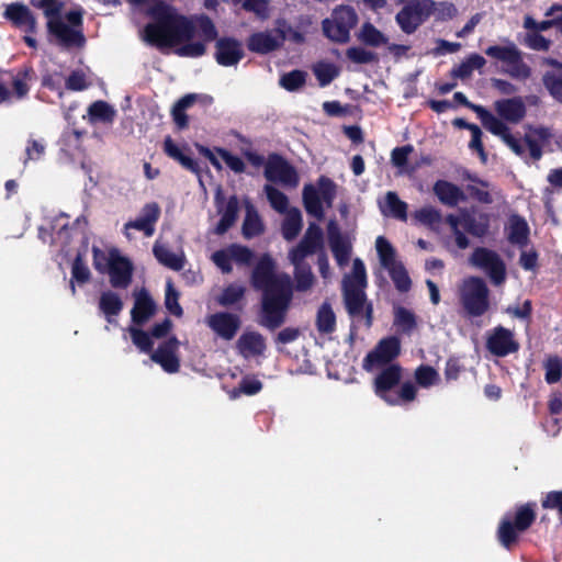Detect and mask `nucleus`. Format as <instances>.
<instances>
[{"mask_svg": "<svg viewBox=\"0 0 562 562\" xmlns=\"http://www.w3.org/2000/svg\"><path fill=\"white\" fill-rule=\"evenodd\" d=\"M140 5L150 2L147 13L154 19L143 31V38L159 48L172 47L180 44L176 53L183 57H199L205 53L203 42L213 41L216 30L212 21L201 18L196 21L177 12L175 8L161 0H130Z\"/></svg>", "mask_w": 562, "mask_h": 562, "instance_id": "f257e3e1", "label": "nucleus"}, {"mask_svg": "<svg viewBox=\"0 0 562 562\" xmlns=\"http://www.w3.org/2000/svg\"><path fill=\"white\" fill-rule=\"evenodd\" d=\"M251 283L263 292L261 324L270 329L281 326L292 299L290 276L277 272L274 261L265 255L252 271Z\"/></svg>", "mask_w": 562, "mask_h": 562, "instance_id": "f03ea898", "label": "nucleus"}, {"mask_svg": "<svg viewBox=\"0 0 562 562\" xmlns=\"http://www.w3.org/2000/svg\"><path fill=\"white\" fill-rule=\"evenodd\" d=\"M366 286V267L363 261L357 258L353 260L351 272L342 280V296L349 315L358 322L364 321L366 326L369 327L372 308L367 304Z\"/></svg>", "mask_w": 562, "mask_h": 562, "instance_id": "7ed1b4c3", "label": "nucleus"}, {"mask_svg": "<svg viewBox=\"0 0 562 562\" xmlns=\"http://www.w3.org/2000/svg\"><path fill=\"white\" fill-rule=\"evenodd\" d=\"M37 7L43 9L48 19V31L55 35L65 46H79L83 42V36L76 26L82 23L81 11H70L66 14L67 25L60 18L64 4L59 0H40Z\"/></svg>", "mask_w": 562, "mask_h": 562, "instance_id": "20e7f679", "label": "nucleus"}, {"mask_svg": "<svg viewBox=\"0 0 562 562\" xmlns=\"http://www.w3.org/2000/svg\"><path fill=\"white\" fill-rule=\"evenodd\" d=\"M401 380V368L396 364L387 366L375 378V393L391 405H397L402 402H412L416 397L417 389L411 383H404L398 393L392 394L391 390Z\"/></svg>", "mask_w": 562, "mask_h": 562, "instance_id": "39448f33", "label": "nucleus"}, {"mask_svg": "<svg viewBox=\"0 0 562 562\" xmlns=\"http://www.w3.org/2000/svg\"><path fill=\"white\" fill-rule=\"evenodd\" d=\"M358 23V15L352 7L338 5L330 16L322 22L324 35L336 43H347L350 32Z\"/></svg>", "mask_w": 562, "mask_h": 562, "instance_id": "423d86ee", "label": "nucleus"}, {"mask_svg": "<svg viewBox=\"0 0 562 562\" xmlns=\"http://www.w3.org/2000/svg\"><path fill=\"white\" fill-rule=\"evenodd\" d=\"M460 301L471 316H481L490 307V290L479 277H469L460 285Z\"/></svg>", "mask_w": 562, "mask_h": 562, "instance_id": "0eeeda50", "label": "nucleus"}, {"mask_svg": "<svg viewBox=\"0 0 562 562\" xmlns=\"http://www.w3.org/2000/svg\"><path fill=\"white\" fill-rule=\"evenodd\" d=\"M375 248L380 263L387 270L395 288L400 292H407L411 289L412 281L405 267L397 259L393 246L383 236H379L375 240Z\"/></svg>", "mask_w": 562, "mask_h": 562, "instance_id": "6e6552de", "label": "nucleus"}, {"mask_svg": "<svg viewBox=\"0 0 562 562\" xmlns=\"http://www.w3.org/2000/svg\"><path fill=\"white\" fill-rule=\"evenodd\" d=\"M536 514L530 505H524L518 508L514 518L504 517L497 530V537L501 544L510 548L519 536L533 522Z\"/></svg>", "mask_w": 562, "mask_h": 562, "instance_id": "1a4fd4ad", "label": "nucleus"}, {"mask_svg": "<svg viewBox=\"0 0 562 562\" xmlns=\"http://www.w3.org/2000/svg\"><path fill=\"white\" fill-rule=\"evenodd\" d=\"M471 266L485 272L495 285H501L506 280V265L502 257L494 250L477 247L469 258Z\"/></svg>", "mask_w": 562, "mask_h": 562, "instance_id": "9d476101", "label": "nucleus"}, {"mask_svg": "<svg viewBox=\"0 0 562 562\" xmlns=\"http://www.w3.org/2000/svg\"><path fill=\"white\" fill-rule=\"evenodd\" d=\"M431 9H434V1L418 0L404 7L396 14V22L405 33L411 34L431 15Z\"/></svg>", "mask_w": 562, "mask_h": 562, "instance_id": "9b49d317", "label": "nucleus"}, {"mask_svg": "<svg viewBox=\"0 0 562 562\" xmlns=\"http://www.w3.org/2000/svg\"><path fill=\"white\" fill-rule=\"evenodd\" d=\"M400 351V341L395 337L382 339L379 345L363 360V368L372 371L394 359Z\"/></svg>", "mask_w": 562, "mask_h": 562, "instance_id": "f8f14e48", "label": "nucleus"}, {"mask_svg": "<svg viewBox=\"0 0 562 562\" xmlns=\"http://www.w3.org/2000/svg\"><path fill=\"white\" fill-rule=\"evenodd\" d=\"M265 176L270 181L280 182L290 188L299 184L295 169L279 156L271 157L265 168Z\"/></svg>", "mask_w": 562, "mask_h": 562, "instance_id": "ddd939ff", "label": "nucleus"}, {"mask_svg": "<svg viewBox=\"0 0 562 562\" xmlns=\"http://www.w3.org/2000/svg\"><path fill=\"white\" fill-rule=\"evenodd\" d=\"M487 349L497 357H505L519 349V344L515 340L512 330L498 326L487 336Z\"/></svg>", "mask_w": 562, "mask_h": 562, "instance_id": "4468645a", "label": "nucleus"}, {"mask_svg": "<svg viewBox=\"0 0 562 562\" xmlns=\"http://www.w3.org/2000/svg\"><path fill=\"white\" fill-rule=\"evenodd\" d=\"M109 273L114 288H126L131 283L132 265L115 249L109 254Z\"/></svg>", "mask_w": 562, "mask_h": 562, "instance_id": "2eb2a0df", "label": "nucleus"}, {"mask_svg": "<svg viewBox=\"0 0 562 562\" xmlns=\"http://www.w3.org/2000/svg\"><path fill=\"white\" fill-rule=\"evenodd\" d=\"M542 65L550 67L542 76L543 86L552 98L562 103V64L552 58H544Z\"/></svg>", "mask_w": 562, "mask_h": 562, "instance_id": "dca6fc26", "label": "nucleus"}, {"mask_svg": "<svg viewBox=\"0 0 562 562\" xmlns=\"http://www.w3.org/2000/svg\"><path fill=\"white\" fill-rule=\"evenodd\" d=\"M243 48L238 41L221 38L216 43V61L222 66H234L243 58Z\"/></svg>", "mask_w": 562, "mask_h": 562, "instance_id": "f3484780", "label": "nucleus"}, {"mask_svg": "<svg viewBox=\"0 0 562 562\" xmlns=\"http://www.w3.org/2000/svg\"><path fill=\"white\" fill-rule=\"evenodd\" d=\"M486 130H488L492 134L501 137L503 142L518 156L522 157L525 155L526 148L522 146L515 137H513L509 133V128L507 125L495 115H486Z\"/></svg>", "mask_w": 562, "mask_h": 562, "instance_id": "a211bd4d", "label": "nucleus"}, {"mask_svg": "<svg viewBox=\"0 0 562 562\" xmlns=\"http://www.w3.org/2000/svg\"><path fill=\"white\" fill-rule=\"evenodd\" d=\"M178 345L176 338L169 339L153 352L151 360L159 363L166 372H177L179 370V359L176 357Z\"/></svg>", "mask_w": 562, "mask_h": 562, "instance_id": "6ab92c4d", "label": "nucleus"}, {"mask_svg": "<svg viewBox=\"0 0 562 562\" xmlns=\"http://www.w3.org/2000/svg\"><path fill=\"white\" fill-rule=\"evenodd\" d=\"M494 109L501 119L513 124L520 122L526 114V108L520 98L498 100L494 103Z\"/></svg>", "mask_w": 562, "mask_h": 562, "instance_id": "aec40b11", "label": "nucleus"}, {"mask_svg": "<svg viewBox=\"0 0 562 562\" xmlns=\"http://www.w3.org/2000/svg\"><path fill=\"white\" fill-rule=\"evenodd\" d=\"M209 326L222 338L232 339L239 328L238 317L228 313H216L207 319Z\"/></svg>", "mask_w": 562, "mask_h": 562, "instance_id": "412c9836", "label": "nucleus"}, {"mask_svg": "<svg viewBox=\"0 0 562 562\" xmlns=\"http://www.w3.org/2000/svg\"><path fill=\"white\" fill-rule=\"evenodd\" d=\"M328 241L331 251L335 256L337 263L342 267L348 263L351 246L347 239H345L334 222L328 225Z\"/></svg>", "mask_w": 562, "mask_h": 562, "instance_id": "4be33fe9", "label": "nucleus"}, {"mask_svg": "<svg viewBox=\"0 0 562 562\" xmlns=\"http://www.w3.org/2000/svg\"><path fill=\"white\" fill-rule=\"evenodd\" d=\"M281 46V37L274 31L258 32L248 40V48L259 54H267Z\"/></svg>", "mask_w": 562, "mask_h": 562, "instance_id": "5701e85b", "label": "nucleus"}, {"mask_svg": "<svg viewBox=\"0 0 562 562\" xmlns=\"http://www.w3.org/2000/svg\"><path fill=\"white\" fill-rule=\"evenodd\" d=\"M5 15L25 32H34L36 29V20L25 5L11 4L7 8Z\"/></svg>", "mask_w": 562, "mask_h": 562, "instance_id": "b1692460", "label": "nucleus"}, {"mask_svg": "<svg viewBox=\"0 0 562 562\" xmlns=\"http://www.w3.org/2000/svg\"><path fill=\"white\" fill-rule=\"evenodd\" d=\"M155 312V303L145 290L135 294V304L131 312L132 319L136 324H143Z\"/></svg>", "mask_w": 562, "mask_h": 562, "instance_id": "393cba45", "label": "nucleus"}, {"mask_svg": "<svg viewBox=\"0 0 562 562\" xmlns=\"http://www.w3.org/2000/svg\"><path fill=\"white\" fill-rule=\"evenodd\" d=\"M237 344L241 355L245 357L259 356L266 349L263 337L255 331L243 334Z\"/></svg>", "mask_w": 562, "mask_h": 562, "instance_id": "a878e982", "label": "nucleus"}, {"mask_svg": "<svg viewBox=\"0 0 562 562\" xmlns=\"http://www.w3.org/2000/svg\"><path fill=\"white\" fill-rule=\"evenodd\" d=\"M459 225L474 236H483L487 232L488 221L485 215L475 217L467 210H461L459 215Z\"/></svg>", "mask_w": 562, "mask_h": 562, "instance_id": "bb28decb", "label": "nucleus"}, {"mask_svg": "<svg viewBox=\"0 0 562 562\" xmlns=\"http://www.w3.org/2000/svg\"><path fill=\"white\" fill-rule=\"evenodd\" d=\"M434 192L441 203L449 206H454L459 201L464 200L461 189L448 181H437L434 186Z\"/></svg>", "mask_w": 562, "mask_h": 562, "instance_id": "cd10ccee", "label": "nucleus"}, {"mask_svg": "<svg viewBox=\"0 0 562 562\" xmlns=\"http://www.w3.org/2000/svg\"><path fill=\"white\" fill-rule=\"evenodd\" d=\"M383 214L395 218L406 221L407 204L400 200L395 192L389 191L385 194L384 202L380 204Z\"/></svg>", "mask_w": 562, "mask_h": 562, "instance_id": "c85d7f7f", "label": "nucleus"}, {"mask_svg": "<svg viewBox=\"0 0 562 562\" xmlns=\"http://www.w3.org/2000/svg\"><path fill=\"white\" fill-rule=\"evenodd\" d=\"M303 202L305 210L307 211L308 214L315 216L318 220H322L324 217V202L319 198L318 191L315 186H304Z\"/></svg>", "mask_w": 562, "mask_h": 562, "instance_id": "c756f323", "label": "nucleus"}, {"mask_svg": "<svg viewBox=\"0 0 562 562\" xmlns=\"http://www.w3.org/2000/svg\"><path fill=\"white\" fill-rule=\"evenodd\" d=\"M220 213L222 217L214 228V233L217 235H223L228 231L229 227L233 226L237 218L238 213V200L236 196H231L224 209H220Z\"/></svg>", "mask_w": 562, "mask_h": 562, "instance_id": "7c9ffc66", "label": "nucleus"}, {"mask_svg": "<svg viewBox=\"0 0 562 562\" xmlns=\"http://www.w3.org/2000/svg\"><path fill=\"white\" fill-rule=\"evenodd\" d=\"M99 308L104 314L106 321L111 323L112 317L120 314L123 310V302L119 294L112 291H106L100 296Z\"/></svg>", "mask_w": 562, "mask_h": 562, "instance_id": "2f4dec72", "label": "nucleus"}, {"mask_svg": "<svg viewBox=\"0 0 562 562\" xmlns=\"http://www.w3.org/2000/svg\"><path fill=\"white\" fill-rule=\"evenodd\" d=\"M485 54L494 59L503 61L505 67L509 63L515 61L516 57L522 56L516 44L510 41H507V44L504 46L494 45L487 47L485 49Z\"/></svg>", "mask_w": 562, "mask_h": 562, "instance_id": "473e14b6", "label": "nucleus"}, {"mask_svg": "<svg viewBox=\"0 0 562 562\" xmlns=\"http://www.w3.org/2000/svg\"><path fill=\"white\" fill-rule=\"evenodd\" d=\"M316 327L321 334L328 335L336 329V315L331 305L324 302L316 314Z\"/></svg>", "mask_w": 562, "mask_h": 562, "instance_id": "72a5a7b5", "label": "nucleus"}, {"mask_svg": "<svg viewBox=\"0 0 562 562\" xmlns=\"http://www.w3.org/2000/svg\"><path fill=\"white\" fill-rule=\"evenodd\" d=\"M153 251L157 260L164 266L176 271L183 268V256L170 251L166 246L159 244L158 241L154 245Z\"/></svg>", "mask_w": 562, "mask_h": 562, "instance_id": "f704fd0d", "label": "nucleus"}, {"mask_svg": "<svg viewBox=\"0 0 562 562\" xmlns=\"http://www.w3.org/2000/svg\"><path fill=\"white\" fill-rule=\"evenodd\" d=\"M116 111L114 108L104 101H95L88 108V116L90 123H112Z\"/></svg>", "mask_w": 562, "mask_h": 562, "instance_id": "c9c22d12", "label": "nucleus"}, {"mask_svg": "<svg viewBox=\"0 0 562 562\" xmlns=\"http://www.w3.org/2000/svg\"><path fill=\"white\" fill-rule=\"evenodd\" d=\"M263 231V224L256 211V209L250 204L246 203V216L243 223V235L245 238H252L258 236Z\"/></svg>", "mask_w": 562, "mask_h": 562, "instance_id": "e433bc0d", "label": "nucleus"}, {"mask_svg": "<svg viewBox=\"0 0 562 562\" xmlns=\"http://www.w3.org/2000/svg\"><path fill=\"white\" fill-rule=\"evenodd\" d=\"M485 64L486 61L481 55L472 54L458 67L453 68L451 75L456 78L467 79L473 70L481 69Z\"/></svg>", "mask_w": 562, "mask_h": 562, "instance_id": "4c0bfd02", "label": "nucleus"}, {"mask_svg": "<svg viewBox=\"0 0 562 562\" xmlns=\"http://www.w3.org/2000/svg\"><path fill=\"white\" fill-rule=\"evenodd\" d=\"M302 229V214L297 209L290 210L282 224V234L286 240L294 239Z\"/></svg>", "mask_w": 562, "mask_h": 562, "instance_id": "58836bf2", "label": "nucleus"}, {"mask_svg": "<svg viewBox=\"0 0 562 562\" xmlns=\"http://www.w3.org/2000/svg\"><path fill=\"white\" fill-rule=\"evenodd\" d=\"M164 149L169 157L178 160L186 169L199 172L198 164L192 158L186 156L170 137L165 139Z\"/></svg>", "mask_w": 562, "mask_h": 562, "instance_id": "ea45409f", "label": "nucleus"}, {"mask_svg": "<svg viewBox=\"0 0 562 562\" xmlns=\"http://www.w3.org/2000/svg\"><path fill=\"white\" fill-rule=\"evenodd\" d=\"M413 151V147L411 145H406L403 147H396L392 150L391 161L392 164L400 169V173H413L416 169L415 166H411L408 164V156Z\"/></svg>", "mask_w": 562, "mask_h": 562, "instance_id": "a19ab883", "label": "nucleus"}, {"mask_svg": "<svg viewBox=\"0 0 562 562\" xmlns=\"http://www.w3.org/2000/svg\"><path fill=\"white\" fill-rule=\"evenodd\" d=\"M358 38L364 44L378 47L387 43L386 36L371 23H364L358 34Z\"/></svg>", "mask_w": 562, "mask_h": 562, "instance_id": "79ce46f5", "label": "nucleus"}, {"mask_svg": "<svg viewBox=\"0 0 562 562\" xmlns=\"http://www.w3.org/2000/svg\"><path fill=\"white\" fill-rule=\"evenodd\" d=\"M323 244V232L316 224H310L300 245L310 254H315Z\"/></svg>", "mask_w": 562, "mask_h": 562, "instance_id": "37998d69", "label": "nucleus"}, {"mask_svg": "<svg viewBox=\"0 0 562 562\" xmlns=\"http://www.w3.org/2000/svg\"><path fill=\"white\" fill-rule=\"evenodd\" d=\"M528 237V225L526 221L519 216H512L509 220L508 238L514 244L522 245Z\"/></svg>", "mask_w": 562, "mask_h": 562, "instance_id": "c03bdc74", "label": "nucleus"}, {"mask_svg": "<svg viewBox=\"0 0 562 562\" xmlns=\"http://www.w3.org/2000/svg\"><path fill=\"white\" fill-rule=\"evenodd\" d=\"M294 279L296 282V290L306 292L312 289L315 282V277L307 265L294 266Z\"/></svg>", "mask_w": 562, "mask_h": 562, "instance_id": "a18cd8bd", "label": "nucleus"}, {"mask_svg": "<svg viewBox=\"0 0 562 562\" xmlns=\"http://www.w3.org/2000/svg\"><path fill=\"white\" fill-rule=\"evenodd\" d=\"M415 379L419 386L429 387L436 385L440 376L438 372L429 366H420L415 371Z\"/></svg>", "mask_w": 562, "mask_h": 562, "instance_id": "49530a36", "label": "nucleus"}, {"mask_svg": "<svg viewBox=\"0 0 562 562\" xmlns=\"http://www.w3.org/2000/svg\"><path fill=\"white\" fill-rule=\"evenodd\" d=\"M505 72L518 80H526L531 76V69L524 63L521 56L516 57L515 61L509 63L505 67Z\"/></svg>", "mask_w": 562, "mask_h": 562, "instance_id": "de8ad7c7", "label": "nucleus"}, {"mask_svg": "<svg viewBox=\"0 0 562 562\" xmlns=\"http://www.w3.org/2000/svg\"><path fill=\"white\" fill-rule=\"evenodd\" d=\"M314 74L321 86H327L338 76V69L333 64L319 63L314 67Z\"/></svg>", "mask_w": 562, "mask_h": 562, "instance_id": "09e8293b", "label": "nucleus"}, {"mask_svg": "<svg viewBox=\"0 0 562 562\" xmlns=\"http://www.w3.org/2000/svg\"><path fill=\"white\" fill-rule=\"evenodd\" d=\"M413 217L423 225L432 226L440 222L441 214L432 206H424L416 211Z\"/></svg>", "mask_w": 562, "mask_h": 562, "instance_id": "8fccbe9b", "label": "nucleus"}, {"mask_svg": "<svg viewBox=\"0 0 562 562\" xmlns=\"http://www.w3.org/2000/svg\"><path fill=\"white\" fill-rule=\"evenodd\" d=\"M315 187L318 191V194H319V198L322 199V201L327 206H331L333 200L336 194L334 182L326 177H321L317 182V186H315Z\"/></svg>", "mask_w": 562, "mask_h": 562, "instance_id": "3c124183", "label": "nucleus"}, {"mask_svg": "<svg viewBox=\"0 0 562 562\" xmlns=\"http://www.w3.org/2000/svg\"><path fill=\"white\" fill-rule=\"evenodd\" d=\"M265 191L267 193V198L271 204V206L278 212H284L288 207V198L284 193L273 188L272 186L267 184L265 187Z\"/></svg>", "mask_w": 562, "mask_h": 562, "instance_id": "603ef678", "label": "nucleus"}, {"mask_svg": "<svg viewBox=\"0 0 562 562\" xmlns=\"http://www.w3.org/2000/svg\"><path fill=\"white\" fill-rule=\"evenodd\" d=\"M277 33L278 36L281 37V44L284 40H289L295 43L303 42V35L294 30L291 25H289L284 20L277 21Z\"/></svg>", "mask_w": 562, "mask_h": 562, "instance_id": "864d4df0", "label": "nucleus"}, {"mask_svg": "<svg viewBox=\"0 0 562 562\" xmlns=\"http://www.w3.org/2000/svg\"><path fill=\"white\" fill-rule=\"evenodd\" d=\"M178 297H179L178 292L173 288L171 281H168L167 285H166V297H165L166 307L171 314H173L176 316H181L182 308H181L180 304L178 303Z\"/></svg>", "mask_w": 562, "mask_h": 562, "instance_id": "5fc2aeb1", "label": "nucleus"}, {"mask_svg": "<svg viewBox=\"0 0 562 562\" xmlns=\"http://www.w3.org/2000/svg\"><path fill=\"white\" fill-rule=\"evenodd\" d=\"M346 55L357 64H370L375 60V54L363 47H350L347 49Z\"/></svg>", "mask_w": 562, "mask_h": 562, "instance_id": "6e6d98bb", "label": "nucleus"}, {"mask_svg": "<svg viewBox=\"0 0 562 562\" xmlns=\"http://www.w3.org/2000/svg\"><path fill=\"white\" fill-rule=\"evenodd\" d=\"M458 13L457 8L451 2H434V9H431V15H435L438 20H451Z\"/></svg>", "mask_w": 562, "mask_h": 562, "instance_id": "4d7b16f0", "label": "nucleus"}, {"mask_svg": "<svg viewBox=\"0 0 562 562\" xmlns=\"http://www.w3.org/2000/svg\"><path fill=\"white\" fill-rule=\"evenodd\" d=\"M446 222L449 224L452 234L454 235L458 247L465 249L469 246V239L460 229L462 227L459 225V217L450 214L446 217Z\"/></svg>", "mask_w": 562, "mask_h": 562, "instance_id": "13d9d810", "label": "nucleus"}, {"mask_svg": "<svg viewBox=\"0 0 562 562\" xmlns=\"http://www.w3.org/2000/svg\"><path fill=\"white\" fill-rule=\"evenodd\" d=\"M395 325H397L403 331H409L415 326L414 314L403 307L396 308Z\"/></svg>", "mask_w": 562, "mask_h": 562, "instance_id": "bf43d9fd", "label": "nucleus"}, {"mask_svg": "<svg viewBox=\"0 0 562 562\" xmlns=\"http://www.w3.org/2000/svg\"><path fill=\"white\" fill-rule=\"evenodd\" d=\"M138 216L144 220L147 225L155 228L160 216V206L156 202L147 203L144 205Z\"/></svg>", "mask_w": 562, "mask_h": 562, "instance_id": "052dcab7", "label": "nucleus"}, {"mask_svg": "<svg viewBox=\"0 0 562 562\" xmlns=\"http://www.w3.org/2000/svg\"><path fill=\"white\" fill-rule=\"evenodd\" d=\"M244 286L239 284H231L224 290L218 301L222 305L234 304L244 295Z\"/></svg>", "mask_w": 562, "mask_h": 562, "instance_id": "680f3d73", "label": "nucleus"}, {"mask_svg": "<svg viewBox=\"0 0 562 562\" xmlns=\"http://www.w3.org/2000/svg\"><path fill=\"white\" fill-rule=\"evenodd\" d=\"M227 249L233 261L237 263L248 265L252 259V251L245 246L231 245L227 247Z\"/></svg>", "mask_w": 562, "mask_h": 562, "instance_id": "e2e57ef3", "label": "nucleus"}, {"mask_svg": "<svg viewBox=\"0 0 562 562\" xmlns=\"http://www.w3.org/2000/svg\"><path fill=\"white\" fill-rule=\"evenodd\" d=\"M212 261L214 265L221 269L223 273H229L232 272V257L229 256V251L226 248L215 251L212 255Z\"/></svg>", "mask_w": 562, "mask_h": 562, "instance_id": "0e129e2a", "label": "nucleus"}, {"mask_svg": "<svg viewBox=\"0 0 562 562\" xmlns=\"http://www.w3.org/2000/svg\"><path fill=\"white\" fill-rule=\"evenodd\" d=\"M546 380L549 383H555L562 375V362L559 358H550L546 363Z\"/></svg>", "mask_w": 562, "mask_h": 562, "instance_id": "69168bd1", "label": "nucleus"}, {"mask_svg": "<svg viewBox=\"0 0 562 562\" xmlns=\"http://www.w3.org/2000/svg\"><path fill=\"white\" fill-rule=\"evenodd\" d=\"M304 82V75L299 70L285 74L280 79V85L286 90H295Z\"/></svg>", "mask_w": 562, "mask_h": 562, "instance_id": "338daca9", "label": "nucleus"}, {"mask_svg": "<svg viewBox=\"0 0 562 562\" xmlns=\"http://www.w3.org/2000/svg\"><path fill=\"white\" fill-rule=\"evenodd\" d=\"M131 338L133 342L143 351H148L153 347V341L150 336L137 328H130Z\"/></svg>", "mask_w": 562, "mask_h": 562, "instance_id": "774afa93", "label": "nucleus"}]
</instances>
